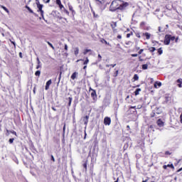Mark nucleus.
<instances>
[{"mask_svg":"<svg viewBox=\"0 0 182 182\" xmlns=\"http://www.w3.org/2000/svg\"><path fill=\"white\" fill-rule=\"evenodd\" d=\"M35 76H37V77H40V76H41V70H37L35 73Z\"/></svg>","mask_w":182,"mask_h":182,"instance_id":"obj_24","label":"nucleus"},{"mask_svg":"<svg viewBox=\"0 0 182 182\" xmlns=\"http://www.w3.org/2000/svg\"><path fill=\"white\" fill-rule=\"evenodd\" d=\"M130 109H136V106H134V107H130Z\"/></svg>","mask_w":182,"mask_h":182,"instance_id":"obj_63","label":"nucleus"},{"mask_svg":"<svg viewBox=\"0 0 182 182\" xmlns=\"http://www.w3.org/2000/svg\"><path fill=\"white\" fill-rule=\"evenodd\" d=\"M55 3L58 6L60 9H63V11L65 10V6H63V4H62V1L60 0H55Z\"/></svg>","mask_w":182,"mask_h":182,"instance_id":"obj_6","label":"nucleus"},{"mask_svg":"<svg viewBox=\"0 0 182 182\" xmlns=\"http://www.w3.org/2000/svg\"><path fill=\"white\" fill-rule=\"evenodd\" d=\"M43 2H44V4H49V2H50V0H43Z\"/></svg>","mask_w":182,"mask_h":182,"instance_id":"obj_38","label":"nucleus"},{"mask_svg":"<svg viewBox=\"0 0 182 182\" xmlns=\"http://www.w3.org/2000/svg\"><path fill=\"white\" fill-rule=\"evenodd\" d=\"M10 133H11V134H14V136H17L16 132L15 131H10Z\"/></svg>","mask_w":182,"mask_h":182,"instance_id":"obj_37","label":"nucleus"},{"mask_svg":"<svg viewBox=\"0 0 182 182\" xmlns=\"http://www.w3.org/2000/svg\"><path fill=\"white\" fill-rule=\"evenodd\" d=\"M148 68H149V65H147V64L142 65L143 70H147Z\"/></svg>","mask_w":182,"mask_h":182,"instance_id":"obj_22","label":"nucleus"},{"mask_svg":"<svg viewBox=\"0 0 182 182\" xmlns=\"http://www.w3.org/2000/svg\"><path fill=\"white\" fill-rule=\"evenodd\" d=\"M94 18H99V15L96 14V13L93 12Z\"/></svg>","mask_w":182,"mask_h":182,"instance_id":"obj_39","label":"nucleus"},{"mask_svg":"<svg viewBox=\"0 0 182 182\" xmlns=\"http://www.w3.org/2000/svg\"><path fill=\"white\" fill-rule=\"evenodd\" d=\"M115 4H117L115 6V11H123L126 6H127V3L123 2L122 0H114Z\"/></svg>","mask_w":182,"mask_h":182,"instance_id":"obj_1","label":"nucleus"},{"mask_svg":"<svg viewBox=\"0 0 182 182\" xmlns=\"http://www.w3.org/2000/svg\"><path fill=\"white\" fill-rule=\"evenodd\" d=\"M90 53V55H92V50L91 49H85L83 51V55H87Z\"/></svg>","mask_w":182,"mask_h":182,"instance_id":"obj_13","label":"nucleus"},{"mask_svg":"<svg viewBox=\"0 0 182 182\" xmlns=\"http://www.w3.org/2000/svg\"><path fill=\"white\" fill-rule=\"evenodd\" d=\"M51 109H52V110H53V112H56L57 111V109H56V108H55V107H52Z\"/></svg>","mask_w":182,"mask_h":182,"instance_id":"obj_48","label":"nucleus"},{"mask_svg":"<svg viewBox=\"0 0 182 182\" xmlns=\"http://www.w3.org/2000/svg\"><path fill=\"white\" fill-rule=\"evenodd\" d=\"M166 166H167V167H171V168H174V165H173V164H168Z\"/></svg>","mask_w":182,"mask_h":182,"instance_id":"obj_36","label":"nucleus"},{"mask_svg":"<svg viewBox=\"0 0 182 182\" xmlns=\"http://www.w3.org/2000/svg\"><path fill=\"white\" fill-rule=\"evenodd\" d=\"M165 154H166V155H170V154H171V153H170V151H166L165 152Z\"/></svg>","mask_w":182,"mask_h":182,"instance_id":"obj_46","label":"nucleus"},{"mask_svg":"<svg viewBox=\"0 0 182 182\" xmlns=\"http://www.w3.org/2000/svg\"><path fill=\"white\" fill-rule=\"evenodd\" d=\"M101 42L102 43H105V45H107V41L103 38L101 40Z\"/></svg>","mask_w":182,"mask_h":182,"instance_id":"obj_33","label":"nucleus"},{"mask_svg":"<svg viewBox=\"0 0 182 182\" xmlns=\"http://www.w3.org/2000/svg\"><path fill=\"white\" fill-rule=\"evenodd\" d=\"M68 6L69 11L72 12L73 16H75V15H76V11H75V10L73 9V6L70 4H68Z\"/></svg>","mask_w":182,"mask_h":182,"instance_id":"obj_5","label":"nucleus"},{"mask_svg":"<svg viewBox=\"0 0 182 182\" xmlns=\"http://www.w3.org/2000/svg\"><path fill=\"white\" fill-rule=\"evenodd\" d=\"M77 75L78 73L77 72L73 73L71 75V79L73 80H75V79H76V77H77Z\"/></svg>","mask_w":182,"mask_h":182,"instance_id":"obj_15","label":"nucleus"},{"mask_svg":"<svg viewBox=\"0 0 182 182\" xmlns=\"http://www.w3.org/2000/svg\"><path fill=\"white\" fill-rule=\"evenodd\" d=\"M74 53H75V56H77V55H79V48L76 47L75 48Z\"/></svg>","mask_w":182,"mask_h":182,"instance_id":"obj_21","label":"nucleus"},{"mask_svg":"<svg viewBox=\"0 0 182 182\" xmlns=\"http://www.w3.org/2000/svg\"><path fill=\"white\" fill-rule=\"evenodd\" d=\"M134 80H139V75L135 74L133 77Z\"/></svg>","mask_w":182,"mask_h":182,"instance_id":"obj_29","label":"nucleus"},{"mask_svg":"<svg viewBox=\"0 0 182 182\" xmlns=\"http://www.w3.org/2000/svg\"><path fill=\"white\" fill-rule=\"evenodd\" d=\"M170 37L168 36V35H166L165 36V38H164V44L165 45H170Z\"/></svg>","mask_w":182,"mask_h":182,"instance_id":"obj_8","label":"nucleus"},{"mask_svg":"<svg viewBox=\"0 0 182 182\" xmlns=\"http://www.w3.org/2000/svg\"><path fill=\"white\" fill-rule=\"evenodd\" d=\"M83 168L85 170V172L87 171V160L85 161V162L82 164Z\"/></svg>","mask_w":182,"mask_h":182,"instance_id":"obj_17","label":"nucleus"},{"mask_svg":"<svg viewBox=\"0 0 182 182\" xmlns=\"http://www.w3.org/2000/svg\"><path fill=\"white\" fill-rule=\"evenodd\" d=\"M130 33L127 34V38H130Z\"/></svg>","mask_w":182,"mask_h":182,"instance_id":"obj_60","label":"nucleus"},{"mask_svg":"<svg viewBox=\"0 0 182 182\" xmlns=\"http://www.w3.org/2000/svg\"><path fill=\"white\" fill-rule=\"evenodd\" d=\"M36 5H38V4H41V2L39 1V0H36Z\"/></svg>","mask_w":182,"mask_h":182,"instance_id":"obj_56","label":"nucleus"},{"mask_svg":"<svg viewBox=\"0 0 182 182\" xmlns=\"http://www.w3.org/2000/svg\"><path fill=\"white\" fill-rule=\"evenodd\" d=\"M91 97H92L93 100H96L97 99V95L96 94V90L91 88Z\"/></svg>","mask_w":182,"mask_h":182,"instance_id":"obj_7","label":"nucleus"},{"mask_svg":"<svg viewBox=\"0 0 182 182\" xmlns=\"http://www.w3.org/2000/svg\"><path fill=\"white\" fill-rule=\"evenodd\" d=\"M176 82H177V83H179V84H180V83H181V80L178 79V80H177Z\"/></svg>","mask_w":182,"mask_h":182,"instance_id":"obj_51","label":"nucleus"},{"mask_svg":"<svg viewBox=\"0 0 182 182\" xmlns=\"http://www.w3.org/2000/svg\"><path fill=\"white\" fill-rule=\"evenodd\" d=\"M10 42H11V43H12L14 45V48H16V43H15V41L10 40Z\"/></svg>","mask_w":182,"mask_h":182,"instance_id":"obj_34","label":"nucleus"},{"mask_svg":"<svg viewBox=\"0 0 182 182\" xmlns=\"http://www.w3.org/2000/svg\"><path fill=\"white\" fill-rule=\"evenodd\" d=\"M127 130H130V126L127 125Z\"/></svg>","mask_w":182,"mask_h":182,"instance_id":"obj_55","label":"nucleus"},{"mask_svg":"<svg viewBox=\"0 0 182 182\" xmlns=\"http://www.w3.org/2000/svg\"><path fill=\"white\" fill-rule=\"evenodd\" d=\"M136 38H141V36H140V33H137L136 34Z\"/></svg>","mask_w":182,"mask_h":182,"instance_id":"obj_42","label":"nucleus"},{"mask_svg":"<svg viewBox=\"0 0 182 182\" xmlns=\"http://www.w3.org/2000/svg\"><path fill=\"white\" fill-rule=\"evenodd\" d=\"M50 85H52V80H49L46 82L45 89H46V90H49V87L50 86Z\"/></svg>","mask_w":182,"mask_h":182,"instance_id":"obj_9","label":"nucleus"},{"mask_svg":"<svg viewBox=\"0 0 182 182\" xmlns=\"http://www.w3.org/2000/svg\"><path fill=\"white\" fill-rule=\"evenodd\" d=\"M132 58H137L138 54H132Z\"/></svg>","mask_w":182,"mask_h":182,"instance_id":"obj_43","label":"nucleus"},{"mask_svg":"<svg viewBox=\"0 0 182 182\" xmlns=\"http://www.w3.org/2000/svg\"><path fill=\"white\" fill-rule=\"evenodd\" d=\"M168 37H169L170 41H175L176 40V37H174V36H171L168 35Z\"/></svg>","mask_w":182,"mask_h":182,"instance_id":"obj_30","label":"nucleus"},{"mask_svg":"<svg viewBox=\"0 0 182 182\" xmlns=\"http://www.w3.org/2000/svg\"><path fill=\"white\" fill-rule=\"evenodd\" d=\"M156 114L154 113V112H152L151 114V117H154V115H155Z\"/></svg>","mask_w":182,"mask_h":182,"instance_id":"obj_49","label":"nucleus"},{"mask_svg":"<svg viewBox=\"0 0 182 182\" xmlns=\"http://www.w3.org/2000/svg\"><path fill=\"white\" fill-rule=\"evenodd\" d=\"M95 2L100 8H106L107 4H106V0H95Z\"/></svg>","mask_w":182,"mask_h":182,"instance_id":"obj_3","label":"nucleus"},{"mask_svg":"<svg viewBox=\"0 0 182 182\" xmlns=\"http://www.w3.org/2000/svg\"><path fill=\"white\" fill-rule=\"evenodd\" d=\"M0 8L4 9V11H5V12H6L7 14H9V10L6 7H5L4 6L0 5Z\"/></svg>","mask_w":182,"mask_h":182,"instance_id":"obj_18","label":"nucleus"},{"mask_svg":"<svg viewBox=\"0 0 182 182\" xmlns=\"http://www.w3.org/2000/svg\"><path fill=\"white\" fill-rule=\"evenodd\" d=\"M72 100H73L72 97H68V107H70V106L72 105Z\"/></svg>","mask_w":182,"mask_h":182,"instance_id":"obj_19","label":"nucleus"},{"mask_svg":"<svg viewBox=\"0 0 182 182\" xmlns=\"http://www.w3.org/2000/svg\"><path fill=\"white\" fill-rule=\"evenodd\" d=\"M180 119H181V123H182V113H181V114L180 116Z\"/></svg>","mask_w":182,"mask_h":182,"instance_id":"obj_57","label":"nucleus"},{"mask_svg":"<svg viewBox=\"0 0 182 182\" xmlns=\"http://www.w3.org/2000/svg\"><path fill=\"white\" fill-rule=\"evenodd\" d=\"M60 77H62V72L60 73L59 80H60Z\"/></svg>","mask_w":182,"mask_h":182,"instance_id":"obj_52","label":"nucleus"},{"mask_svg":"<svg viewBox=\"0 0 182 182\" xmlns=\"http://www.w3.org/2000/svg\"><path fill=\"white\" fill-rule=\"evenodd\" d=\"M140 92H141V89L140 88L136 89L134 92L135 96H137L140 93Z\"/></svg>","mask_w":182,"mask_h":182,"instance_id":"obj_20","label":"nucleus"},{"mask_svg":"<svg viewBox=\"0 0 182 182\" xmlns=\"http://www.w3.org/2000/svg\"><path fill=\"white\" fill-rule=\"evenodd\" d=\"M158 53H159V55H163V50H162L161 48H159V49L158 50Z\"/></svg>","mask_w":182,"mask_h":182,"instance_id":"obj_32","label":"nucleus"},{"mask_svg":"<svg viewBox=\"0 0 182 182\" xmlns=\"http://www.w3.org/2000/svg\"><path fill=\"white\" fill-rule=\"evenodd\" d=\"M117 38L118 39H122V36H120V35L117 36Z\"/></svg>","mask_w":182,"mask_h":182,"instance_id":"obj_54","label":"nucleus"},{"mask_svg":"<svg viewBox=\"0 0 182 182\" xmlns=\"http://www.w3.org/2000/svg\"><path fill=\"white\" fill-rule=\"evenodd\" d=\"M65 129H66V124H65L63 127V132H65Z\"/></svg>","mask_w":182,"mask_h":182,"instance_id":"obj_62","label":"nucleus"},{"mask_svg":"<svg viewBox=\"0 0 182 182\" xmlns=\"http://www.w3.org/2000/svg\"><path fill=\"white\" fill-rule=\"evenodd\" d=\"M144 49H141L139 51V55H141V53H143V52H144Z\"/></svg>","mask_w":182,"mask_h":182,"instance_id":"obj_40","label":"nucleus"},{"mask_svg":"<svg viewBox=\"0 0 182 182\" xmlns=\"http://www.w3.org/2000/svg\"><path fill=\"white\" fill-rule=\"evenodd\" d=\"M142 36H145L146 39L149 40L150 39L151 34H150V33L146 32V33H142Z\"/></svg>","mask_w":182,"mask_h":182,"instance_id":"obj_11","label":"nucleus"},{"mask_svg":"<svg viewBox=\"0 0 182 182\" xmlns=\"http://www.w3.org/2000/svg\"><path fill=\"white\" fill-rule=\"evenodd\" d=\"M83 122H84V124L85 126H87V123H89V116L86 115L85 117H83Z\"/></svg>","mask_w":182,"mask_h":182,"instance_id":"obj_10","label":"nucleus"},{"mask_svg":"<svg viewBox=\"0 0 182 182\" xmlns=\"http://www.w3.org/2000/svg\"><path fill=\"white\" fill-rule=\"evenodd\" d=\"M113 2H114V1H112L110 6H109V11L111 12H114V6L113 5Z\"/></svg>","mask_w":182,"mask_h":182,"instance_id":"obj_16","label":"nucleus"},{"mask_svg":"<svg viewBox=\"0 0 182 182\" xmlns=\"http://www.w3.org/2000/svg\"><path fill=\"white\" fill-rule=\"evenodd\" d=\"M38 65L36 66V69H39L41 68V65H39L41 63V61L39 60V58H37Z\"/></svg>","mask_w":182,"mask_h":182,"instance_id":"obj_31","label":"nucleus"},{"mask_svg":"<svg viewBox=\"0 0 182 182\" xmlns=\"http://www.w3.org/2000/svg\"><path fill=\"white\" fill-rule=\"evenodd\" d=\"M156 123L159 127H163V126H164V122L160 119L157 120Z\"/></svg>","mask_w":182,"mask_h":182,"instance_id":"obj_12","label":"nucleus"},{"mask_svg":"<svg viewBox=\"0 0 182 182\" xmlns=\"http://www.w3.org/2000/svg\"><path fill=\"white\" fill-rule=\"evenodd\" d=\"M18 55H19V58H21V59H22V58H23V56L22 55V53L21 52H20L18 53Z\"/></svg>","mask_w":182,"mask_h":182,"instance_id":"obj_44","label":"nucleus"},{"mask_svg":"<svg viewBox=\"0 0 182 182\" xmlns=\"http://www.w3.org/2000/svg\"><path fill=\"white\" fill-rule=\"evenodd\" d=\"M37 8L38 9L37 11V12H40L41 13V16L42 17V19H45V16H43L44 11L43 10V4H41V3H37Z\"/></svg>","mask_w":182,"mask_h":182,"instance_id":"obj_2","label":"nucleus"},{"mask_svg":"<svg viewBox=\"0 0 182 182\" xmlns=\"http://www.w3.org/2000/svg\"><path fill=\"white\" fill-rule=\"evenodd\" d=\"M64 49H65V50H68V44H65Z\"/></svg>","mask_w":182,"mask_h":182,"instance_id":"obj_47","label":"nucleus"},{"mask_svg":"<svg viewBox=\"0 0 182 182\" xmlns=\"http://www.w3.org/2000/svg\"><path fill=\"white\" fill-rule=\"evenodd\" d=\"M51 160L52 161L55 162V157H53V155H51Z\"/></svg>","mask_w":182,"mask_h":182,"instance_id":"obj_45","label":"nucleus"},{"mask_svg":"<svg viewBox=\"0 0 182 182\" xmlns=\"http://www.w3.org/2000/svg\"><path fill=\"white\" fill-rule=\"evenodd\" d=\"M26 9L30 12V14H33V10L30 9L28 6H26Z\"/></svg>","mask_w":182,"mask_h":182,"instance_id":"obj_23","label":"nucleus"},{"mask_svg":"<svg viewBox=\"0 0 182 182\" xmlns=\"http://www.w3.org/2000/svg\"><path fill=\"white\" fill-rule=\"evenodd\" d=\"M87 63H89V58L87 57L86 60L83 63V65H85V66H86V65H87Z\"/></svg>","mask_w":182,"mask_h":182,"instance_id":"obj_27","label":"nucleus"},{"mask_svg":"<svg viewBox=\"0 0 182 182\" xmlns=\"http://www.w3.org/2000/svg\"><path fill=\"white\" fill-rule=\"evenodd\" d=\"M64 14H66V15H68V16H69V15H70V13H69V11H68V9H64L63 10Z\"/></svg>","mask_w":182,"mask_h":182,"instance_id":"obj_26","label":"nucleus"},{"mask_svg":"<svg viewBox=\"0 0 182 182\" xmlns=\"http://www.w3.org/2000/svg\"><path fill=\"white\" fill-rule=\"evenodd\" d=\"M149 52L153 53V52H154V50H156V48L151 47V48H149Z\"/></svg>","mask_w":182,"mask_h":182,"instance_id":"obj_28","label":"nucleus"},{"mask_svg":"<svg viewBox=\"0 0 182 182\" xmlns=\"http://www.w3.org/2000/svg\"><path fill=\"white\" fill-rule=\"evenodd\" d=\"M83 69H84V70H86V69H87V65H85V66L83 67Z\"/></svg>","mask_w":182,"mask_h":182,"instance_id":"obj_53","label":"nucleus"},{"mask_svg":"<svg viewBox=\"0 0 182 182\" xmlns=\"http://www.w3.org/2000/svg\"><path fill=\"white\" fill-rule=\"evenodd\" d=\"M143 107V105H139L137 106L136 109H141Z\"/></svg>","mask_w":182,"mask_h":182,"instance_id":"obj_41","label":"nucleus"},{"mask_svg":"<svg viewBox=\"0 0 182 182\" xmlns=\"http://www.w3.org/2000/svg\"><path fill=\"white\" fill-rule=\"evenodd\" d=\"M112 123V119L109 117H106L104 119V124L105 126H110V124Z\"/></svg>","mask_w":182,"mask_h":182,"instance_id":"obj_4","label":"nucleus"},{"mask_svg":"<svg viewBox=\"0 0 182 182\" xmlns=\"http://www.w3.org/2000/svg\"><path fill=\"white\" fill-rule=\"evenodd\" d=\"M98 58L100 60H102V55H100V54L98 55Z\"/></svg>","mask_w":182,"mask_h":182,"instance_id":"obj_50","label":"nucleus"},{"mask_svg":"<svg viewBox=\"0 0 182 182\" xmlns=\"http://www.w3.org/2000/svg\"><path fill=\"white\" fill-rule=\"evenodd\" d=\"M178 87H182L181 83L178 84Z\"/></svg>","mask_w":182,"mask_h":182,"instance_id":"obj_59","label":"nucleus"},{"mask_svg":"<svg viewBox=\"0 0 182 182\" xmlns=\"http://www.w3.org/2000/svg\"><path fill=\"white\" fill-rule=\"evenodd\" d=\"M182 168H181L180 169L178 170V173H180V171H181Z\"/></svg>","mask_w":182,"mask_h":182,"instance_id":"obj_64","label":"nucleus"},{"mask_svg":"<svg viewBox=\"0 0 182 182\" xmlns=\"http://www.w3.org/2000/svg\"><path fill=\"white\" fill-rule=\"evenodd\" d=\"M157 86L159 87H161V82H155L154 84V87H155L156 89H157Z\"/></svg>","mask_w":182,"mask_h":182,"instance_id":"obj_14","label":"nucleus"},{"mask_svg":"<svg viewBox=\"0 0 182 182\" xmlns=\"http://www.w3.org/2000/svg\"><path fill=\"white\" fill-rule=\"evenodd\" d=\"M159 32H161V27H159Z\"/></svg>","mask_w":182,"mask_h":182,"instance_id":"obj_61","label":"nucleus"},{"mask_svg":"<svg viewBox=\"0 0 182 182\" xmlns=\"http://www.w3.org/2000/svg\"><path fill=\"white\" fill-rule=\"evenodd\" d=\"M163 167H164V168L166 170L168 166H167V165H164Z\"/></svg>","mask_w":182,"mask_h":182,"instance_id":"obj_58","label":"nucleus"},{"mask_svg":"<svg viewBox=\"0 0 182 182\" xmlns=\"http://www.w3.org/2000/svg\"><path fill=\"white\" fill-rule=\"evenodd\" d=\"M14 140H15V139H14V138H11V139H10L9 140L10 144H12V143H14Z\"/></svg>","mask_w":182,"mask_h":182,"instance_id":"obj_35","label":"nucleus"},{"mask_svg":"<svg viewBox=\"0 0 182 182\" xmlns=\"http://www.w3.org/2000/svg\"><path fill=\"white\" fill-rule=\"evenodd\" d=\"M46 42H47L48 45H49V46H50V48H52V49L53 50H55V47L53 46V45L49 41H46Z\"/></svg>","mask_w":182,"mask_h":182,"instance_id":"obj_25","label":"nucleus"}]
</instances>
